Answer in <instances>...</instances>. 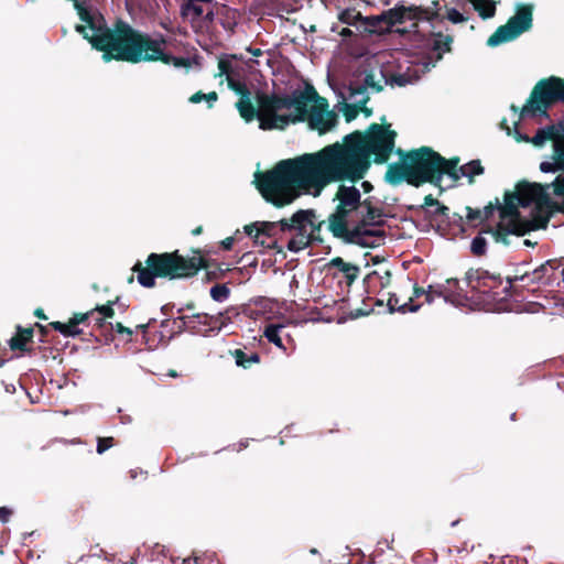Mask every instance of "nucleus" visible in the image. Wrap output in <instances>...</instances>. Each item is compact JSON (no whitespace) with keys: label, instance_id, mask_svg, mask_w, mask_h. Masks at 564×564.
<instances>
[{"label":"nucleus","instance_id":"1","mask_svg":"<svg viewBox=\"0 0 564 564\" xmlns=\"http://www.w3.org/2000/svg\"><path fill=\"white\" fill-rule=\"evenodd\" d=\"M380 130L378 126H372L366 134L356 130L346 134L341 143L281 160L271 170L257 171L253 184L265 202L280 208L293 203L299 187H310L319 195L329 184L362 180L371 158L375 163L384 162L393 147L391 138L383 142Z\"/></svg>","mask_w":564,"mask_h":564},{"label":"nucleus","instance_id":"2","mask_svg":"<svg viewBox=\"0 0 564 564\" xmlns=\"http://www.w3.org/2000/svg\"><path fill=\"white\" fill-rule=\"evenodd\" d=\"M80 21L93 32V48L102 52V61L112 59L129 63L161 61L166 65L180 66L181 61L172 53L162 48L163 37H151L148 33L132 28L123 20H117L112 28L108 26L104 17L84 0H73Z\"/></svg>","mask_w":564,"mask_h":564},{"label":"nucleus","instance_id":"3","mask_svg":"<svg viewBox=\"0 0 564 564\" xmlns=\"http://www.w3.org/2000/svg\"><path fill=\"white\" fill-rule=\"evenodd\" d=\"M556 102L564 104V79L557 76L543 78L533 87L527 102L521 108L520 117L549 119V110ZM556 137L564 139V119L540 127L534 134L533 142L538 147H543L549 140Z\"/></svg>","mask_w":564,"mask_h":564},{"label":"nucleus","instance_id":"4","mask_svg":"<svg viewBox=\"0 0 564 564\" xmlns=\"http://www.w3.org/2000/svg\"><path fill=\"white\" fill-rule=\"evenodd\" d=\"M203 268L200 258H187L174 252H151L145 259V267L137 261L132 271L137 273L138 283L152 289L156 284L158 278L177 280L187 279L196 275Z\"/></svg>","mask_w":564,"mask_h":564},{"label":"nucleus","instance_id":"5","mask_svg":"<svg viewBox=\"0 0 564 564\" xmlns=\"http://www.w3.org/2000/svg\"><path fill=\"white\" fill-rule=\"evenodd\" d=\"M330 88L337 97L335 108L344 115L347 122H351L359 115V106L367 105L369 95L380 93L383 85L377 79L376 68L361 65L347 82L330 84Z\"/></svg>","mask_w":564,"mask_h":564},{"label":"nucleus","instance_id":"6","mask_svg":"<svg viewBox=\"0 0 564 564\" xmlns=\"http://www.w3.org/2000/svg\"><path fill=\"white\" fill-rule=\"evenodd\" d=\"M551 185L536 182L521 181L516 191H506L503 202H500L499 216L502 220H516L520 216L519 208L531 205L554 210L557 203L551 197Z\"/></svg>","mask_w":564,"mask_h":564},{"label":"nucleus","instance_id":"7","mask_svg":"<svg viewBox=\"0 0 564 564\" xmlns=\"http://www.w3.org/2000/svg\"><path fill=\"white\" fill-rule=\"evenodd\" d=\"M237 59V55L223 54L218 58V76H226L228 88L239 96L236 108L241 118L249 123L257 117V107L251 101V91L241 75L242 67Z\"/></svg>","mask_w":564,"mask_h":564},{"label":"nucleus","instance_id":"8","mask_svg":"<svg viewBox=\"0 0 564 564\" xmlns=\"http://www.w3.org/2000/svg\"><path fill=\"white\" fill-rule=\"evenodd\" d=\"M408 165L413 177L412 186L420 187L425 183H431L444 192L442 180L445 172L442 170V163L445 158L429 147H422L417 150L406 152Z\"/></svg>","mask_w":564,"mask_h":564},{"label":"nucleus","instance_id":"9","mask_svg":"<svg viewBox=\"0 0 564 564\" xmlns=\"http://www.w3.org/2000/svg\"><path fill=\"white\" fill-rule=\"evenodd\" d=\"M311 102H321L327 107V100L321 97L315 88L307 84L303 89H295L292 94H271L262 95L259 98L260 106L268 111H279L281 109H294L308 112Z\"/></svg>","mask_w":564,"mask_h":564},{"label":"nucleus","instance_id":"10","mask_svg":"<svg viewBox=\"0 0 564 564\" xmlns=\"http://www.w3.org/2000/svg\"><path fill=\"white\" fill-rule=\"evenodd\" d=\"M533 3L516 2L514 14L509 18L506 24L500 25L488 37L487 45L497 47L501 44L517 40L533 26Z\"/></svg>","mask_w":564,"mask_h":564},{"label":"nucleus","instance_id":"11","mask_svg":"<svg viewBox=\"0 0 564 564\" xmlns=\"http://www.w3.org/2000/svg\"><path fill=\"white\" fill-rule=\"evenodd\" d=\"M333 200L337 202V205L328 216V230L335 238L341 239L346 245H365L360 239L365 231H360L359 228H348L350 216L359 214L361 204L335 198Z\"/></svg>","mask_w":564,"mask_h":564},{"label":"nucleus","instance_id":"12","mask_svg":"<svg viewBox=\"0 0 564 564\" xmlns=\"http://www.w3.org/2000/svg\"><path fill=\"white\" fill-rule=\"evenodd\" d=\"M373 197H367L361 204L358 220L352 228H359L360 231H365L360 239L366 245H358L361 248H376L380 245L379 240L384 239L383 231L379 229H371L369 227H378L384 224L382 219L384 217L383 210L376 207L372 203Z\"/></svg>","mask_w":564,"mask_h":564},{"label":"nucleus","instance_id":"13","mask_svg":"<svg viewBox=\"0 0 564 564\" xmlns=\"http://www.w3.org/2000/svg\"><path fill=\"white\" fill-rule=\"evenodd\" d=\"M372 126H378L381 129L380 134L383 135L382 137L383 142H386L389 138H391L393 140V147L391 148V150L389 152H387V159H386L384 163L388 162L390 155L393 152L395 154H398L401 159L400 163L394 162V163H390L388 165L387 172L384 174V181L392 186H398L403 182L408 183L409 185H412L413 177L410 172V165H408L409 163H408L406 152H404L402 149H395L397 132L394 130H391L389 127H383L378 123H372L369 126V128L365 132H361V134H366V132ZM380 164H383V162H381Z\"/></svg>","mask_w":564,"mask_h":564},{"label":"nucleus","instance_id":"14","mask_svg":"<svg viewBox=\"0 0 564 564\" xmlns=\"http://www.w3.org/2000/svg\"><path fill=\"white\" fill-rule=\"evenodd\" d=\"M550 141H552V154L550 160L540 163L539 169L542 173H560L549 185L555 196L564 198V139L556 137Z\"/></svg>","mask_w":564,"mask_h":564},{"label":"nucleus","instance_id":"15","mask_svg":"<svg viewBox=\"0 0 564 564\" xmlns=\"http://www.w3.org/2000/svg\"><path fill=\"white\" fill-rule=\"evenodd\" d=\"M316 212L312 208L299 209L290 218H282L279 220L281 232L303 234L310 236L311 239H315V231H321L324 220L316 223Z\"/></svg>","mask_w":564,"mask_h":564},{"label":"nucleus","instance_id":"16","mask_svg":"<svg viewBox=\"0 0 564 564\" xmlns=\"http://www.w3.org/2000/svg\"><path fill=\"white\" fill-rule=\"evenodd\" d=\"M464 283L475 294L484 295V300L496 301L499 294L495 290L501 285L502 279L486 270L469 269L465 274Z\"/></svg>","mask_w":564,"mask_h":564},{"label":"nucleus","instance_id":"17","mask_svg":"<svg viewBox=\"0 0 564 564\" xmlns=\"http://www.w3.org/2000/svg\"><path fill=\"white\" fill-rule=\"evenodd\" d=\"M532 214H533V217H532V219L529 220L525 228H521L520 226H518L516 224L509 225L508 227H501V226L490 227L489 226L486 229H484V232L490 235L497 243H501L506 247H509L511 245V240L509 239L510 235H514L517 237H522L531 230L546 228V226L550 221V216L535 215L536 214L535 210H533Z\"/></svg>","mask_w":564,"mask_h":564},{"label":"nucleus","instance_id":"18","mask_svg":"<svg viewBox=\"0 0 564 564\" xmlns=\"http://www.w3.org/2000/svg\"><path fill=\"white\" fill-rule=\"evenodd\" d=\"M188 318L189 324L196 325L197 328H199V326L207 327L205 330L200 329L199 335L203 336H208L209 334L216 335L231 323L229 311L218 312L217 314L193 313L188 315Z\"/></svg>","mask_w":564,"mask_h":564},{"label":"nucleus","instance_id":"19","mask_svg":"<svg viewBox=\"0 0 564 564\" xmlns=\"http://www.w3.org/2000/svg\"><path fill=\"white\" fill-rule=\"evenodd\" d=\"M321 110L315 107H311V113L306 119L307 127L310 130L317 131L319 134H324L335 128L338 123V116L334 110H328V106L325 107L321 102H314Z\"/></svg>","mask_w":564,"mask_h":564},{"label":"nucleus","instance_id":"20","mask_svg":"<svg viewBox=\"0 0 564 564\" xmlns=\"http://www.w3.org/2000/svg\"><path fill=\"white\" fill-rule=\"evenodd\" d=\"M453 37L444 35L441 32L432 33L426 42V46L431 50L427 61L423 63L426 68L435 67L436 64L443 58L444 54L451 52Z\"/></svg>","mask_w":564,"mask_h":564},{"label":"nucleus","instance_id":"21","mask_svg":"<svg viewBox=\"0 0 564 564\" xmlns=\"http://www.w3.org/2000/svg\"><path fill=\"white\" fill-rule=\"evenodd\" d=\"M560 267H562V259L546 260L532 271L533 281H535L536 284L553 285L556 281L554 273Z\"/></svg>","mask_w":564,"mask_h":564},{"label":"nucleus","instance_id":"22","mask_svg":"<svg viewBox=\"0 0 564 564\" xmlns=\"http://www.w3.org/2000/svg\"><path fill=\"white\" fill-rule=\"evenodd\" d=\"M215 8L221 28L234 33L240 19L239 10L219 2H215Z\"/></svg>","mask_w":564,"mask_h":564},{"label":"nucleus","instance_id":"23","mask_svg":"<svg viewBox=\"0 0 564 564\" xmlns=\"http://www.w3.org/2000/svg\"><path fill=\"white\" fill-rule=\"evenodd\" d=\"M380 78L383 79L384 85L391 87H405L409 84H413L417 80V77H413L408 73H393L389 69L380 67L378 70Z\"/></svg>","mask_w":564,"mask_h":564},{"label":"nucleus","instance_id":"24","mask_svg":"<svg viewBox=\"0 0 564 564\" xmlns=\"http://www.w3.org/2000/svg\"><path fill=\"white\" fill-rule=\"evenodd\" d=\"M409 15V8L403 4H395L393 8H390L382 12V17L387 18V25H384L386 30L391 31L393 26L398 24H403Z\"/></svg>","mask_w":564,"mask_h":564},{"label":"nucleus","instance_id":"25","mask_svg":"<svg viewBox=\"0 0 564 564\" xmlns=\"http://www.w3.org/2000/svg\"><path fill=\"white\" fill-rule=\"evenodd\" d=\"M328 265L337 268L340 272L345 274L348 286H351L358 279V273L360 271L359 267L344 261V259L340 257L333 258L328 262Z\"/></svg>","mask_w":564,"mask_h":564},{"label":"nucleus","instance_id":"26","mask_svg":"<svg viewBox=\"0 0 564 564\" xmlns=\"http://www.w3.org/2000/svg\"><path fill=\"white\" fill-rule=\"evenodd\" d=\"M359 180H357L358 182ZM351 183V181H349ZM356 183L352 182L351 185H345V184H340L337 188V192L335 193V196L334 198L335 199H343V200H348L349 203H358V204H362V199H361V193H360V189L357 188L354 184Z\"/></svg>","mask_w":564,"mask_h":564},{"label":"nucleus","instance_id":"27","mask_svg":"<svg viewBox=\"0 0 564 564\" xmlns=\"http://www.w3.org/2000/svg\"><path fill=\"white\" fill-rule=\"evenodd\" d=\"M203 13V7L193 0H184L180 8V15L183 19H188L191 22L200 20Z\"/></svg>","mask_w":564,"mask_h":564},{"label":"nucleus","instance_id":"28","mask_svg":"<svg viewBox=\"0 0 564 564\" xmlns=\"http://www.w3.org/2000/svg\"><path fill=\"white\" fill-rule=\"evenodd\" d=\"M294 111H295V113H285V115H280V113H278V111H274L272 116L276 123V128L283 129V128L288 127L290 123L305 121L306 115L308 112H304L303 110H294Z\"/></svg>","mask_w":564,"mask_h":564},{"label":"nucleus","instance_id":"29","mask_svg":"<svg viewBox=\"0 0 564 564\" xmlns=\"http://www.w3.org/2000/svg\"><path fill=\"white\" fill-rule=\"evenodd\" d=\"M231 355L235 358L236 365L243 369H249L253 364L260 362V355L256 351L248 354L243 349L238 348L231 351Z\"/></svg>","mask_w":564,"mask_h":564},{"label":"nucleus","instance_id":"30","mask_svg":"<svg viewBox=\"0 0 564 564\" xmlns=\"http://www.w3.org/2000/svg\"><path fill=\"white\" fill-rule=\"evenodd\" d=\"M278 231H280L279 220L260 221V225L257 228V232L254 234V243L259 246H264V239H260V237L265 236L270 238L273 237Z\"/></svg>","mask_w":564,"mask_h":564},{"label":"nucleus","instance_id":"31","mask_svg":"<svg viewBox=\"0 0 564 564\" xmlns=\"http://www.w3.org/2000/svg\"><path fill=\"white\" fill-rule=\"evenodd\" d=\"M498 1L496 0H474L473 6L474 9L478 12V15L482 20H488L495 17L496 14V6Z\"/></svg>","mask_w":564,"mask_h":564},{"label":"nucleus","instance_id":"32","mask_svg":"<svg viewBox=\"0 0 564 564\" xmlns=\"http://www.w3.org/2000/svg\"><path fill=\"white\" fill-rule=\"evenodd\" d=\"M284 327L283 324L270 323L264 327L263 335L269 343L273 344L279 349L285 350L280 330Z\"/></svg>","mask_w":564,"mask_h":564},{"label":"nucleus","instance_id":"33","mask_svg":"<svg viewBox=\"0 0 564 564\" xmlns=\"http://www.w3.org/2000/svg\"><path fill=\"white\" fill-rule=\"evenodd\" d=\"M175 319H177V323L180 322V324L175 325L177 327L176 330L171 329L170 339L176 337L177 335H181L184 332H188L192 335L200 334V328H197L196 325L189 324L188 315H180Z\"/></svg>","mask_w":564,"mask_h":564},{"label":"nucleus","instance_id":"34","mask_svg":"<svg viewBox=\"0 0 564 564\" xmlns=\"http://www.w3.org/2000/svg\"><path fill=\"white\" fill-rule=\"evenodd\" d=\"M311 246L310 236H304L303 234H295L294 237H292L286 248L289 251L297 253Z\"/></svg>","mask_w":564,"mask_h":564},{"label":"nucleus","instance_id":"35","mask_svg":"<svg viewBox=\"0 0 564 564\" xmlns=\"http://www.w3.org/2000/svg\"><path fill=\"white\" fill-rule=\"evenodd\" d=\"M365 22L371 33L389 32V30L384 29V25H387V18L382 17V12L378 15L366 17Z\"/></svg>","mask_w":564,"mask_h":564},{"label":"nucleus","instance_id":"36","mask_svg":"<svg viewBox=\"0 0 564 564\" xmlns=\"http://www.w3.org/2000/svg\"><path fill=\"white\" fill-rule=\"evenodd\" d=\"M484 230L480 231L470 242L469 249L475 257H482L487 253L488 241L484 237Z\"/></svg>","mask_w":564,"mask_h":564},{"label":"nucleus","instance_id":"37","mask_svg":"<svg viewBox=\"0 0 564 564\" xmlns=\"http://www.w3.org/2000/svg\"><path fill=\"white\" fill-rule=\"evenodd\" d=\"M464 172L466 173V177L468 178V183H474V177L477 175H481L485 172L484 166L481 165L480 160H471L466 164L462 165Z\"/></svg>","mask_w":564,"mask_h":564},{"label":"nucleus","instance_id":"38","mask_svg":"<svg viewBox=\"0 0 564 564\" xmlns=\"http://www.w3.org/2000/svg\"><path fill=\"white\" fill-rule=\"evenodd\" d=\"M217 100H218V95L216 91H210L208 94H205L200 90L193 94L188 99V101L192 104H199L202 101H206L208 109H212Z\"/></svg>","mask_w":564,"mask_h":564},{"label":"nucleus","instance_id":"39","mask_svg":"<svg viewBox=\"0 0 564 564\" xmlns=\"http://www.w3.org/2000/svg\"><path fill=\"white\" fill-rule=\"evenodd\" d=\"M210 297L218 303L225 302L230 295V289L226 284H215L209 290Z\"/></svg>","mask_w":564,"mask_h":564},{"label":"nucleus","instance_id":"40","mask_svg":"<svg viewBox=\"0 0 564 564\" xmlns=\"http://www.w3.org/2000/svg\"><path fill=\"white\" fill-rule=\"evenodd\" d=\"M116 332L117 334H120V335H127L129 337V341L131 340V336L133 335V330L129 327H126L124 325H122L121 323H109V328H108V332H107V336H106V339L105 341L106 343H109L110 340L113 339V336H112V333Z\"/></svg>","mask_w":564,"mask_h":564},{"label":"nucleus","instance_id":"41","mask_svg":"<svg viewBox=\"0 0 564 564\" xmlns=\"http://www.w3.org/2000/svg\"><path fill=\"white\" fill-rule=\"evenodd\" d=\"M501 124L503 126V128L507 130V134L508 135H513V138L516 139V141L518 142H530L532 143L534 147L539 148L534 142V137L533 138H529L528 135L523 134L520 130H519V126L518 123L516 122L514 126H513V131L511 132V130L509 129V127L507 126V120L503 119Z\"/></svg>","mask_w":564,"mask_h":564},{"label":"nucleus","instance_id":"42","mask_svg":"<svg viewBox=\"0 0 564 564\" xmlns=\"http://www.w3.org/2000/svg\"><path fill=\"white\" fill-rule=\"evenodd\" d=\"M516 281L523 282V285H530V284H536L535 281H533V272H525L522 275H516L513 278H507L508 285L503 289L505 294L507 295Z\"/></svg>","mask_w":564,"mask_h":564},{"label":"nucleus","instance_id":"43","mask_svg":"<svg viewBox=\"0 0 564 564\" xmlns=\"http://www.w3.org/2000/svg\"><path fill=\"white\" fill-rule=\"evenodd\" d=\"M359 19V13L355 9L346 8L338 14V20L347 25H356Z\"/></svg>","mask_w":564,"mask_h":564},{"label":"nucleus","instance_id":"44","mask_svg":"<svg viewBox=\"0 0 564 564\" xmlns=\"http://www.w3.org/2000/svg\"><path fill=\"white\" fill-rule=\"evenodd\" d=\"M373 278H379L381 288H386L390 282L391 273H390V271L387 270L384 272V275H379V273L377 271H372L365 276L364 284L368 286L371 283V281L373 280Z\"/></svg>","mask_w":564,"mask_h":564},{"label":"nucleus","instance_id":"45","mask_svg":"<svg viewBox=\"0 0 564 564\" xmlns=\"http://www.w3.org/2000/svg\"><path fill=\"white\" fill-rule=\"evenodd\" d=\"M259 121V128L261 130H272L276 129V123L273 119V116H271L269 119L264 118L262 112L257 108V117H254Z\"/></svg>","mask_w":564,"mask_h":564},{"label":"nucleus","instance_id":"46","mask_svg":"<svg viewBox=\"0 0 564 564\" xmlns=\"http://www.w3.org/2000/svg\"><path fill=\"white\" fill-rule=\"evenodd\" d=\"M446 18L453 24H459L468 20V18L456 8H449L446 13Z\"/></svg>","mask_w":564,"mask_h":564},{"label":"nucleus","instance_id":"47","mask_svg":"<svg viewBox=\"0 0 564 564\" xmlns=\"http://www.w3.org/2000/svg\"><path fill=\"white\" fill-rule=\"evenodd\" d=\"M445 285L447 286V291H448V290H454L455 295H456L457 297L467 300V296H466V294H465V291H464V289L460 286V282H459V280H458V279H455V278L447 279V280H446Z\"/></svg>","mask_w":564,"mask_h":564},{"label":"nucleus","instance_id":"48","mask_svg":"<svg viewBox=\"0 0 564 564\" xmlns=\"http://www.w3.org/2000/svg\"><path fill=\"white\" fill-rule=\"evenodd\" d=\"M8 344L12 350H20L22 352H29L30 349L26 346L25 338L13 336L8 340Z\"/></svg>","mask_w":564,"mask_h":564},{"label":"nucleus","instance_id":"49","mask_svg":"<svg viewBox=\"0 0 564 564\" xmlns=\"http://www.w3.org/2000/svg\"><path fill=\"white\" fill-rule=\"evenodd\" d=\"M446 291H447V286L445 284H437L436 286H434L432 292L434 293L435 296L443 297L445 303H451V304L456 305L454 296L449 295V294H445Z\"/></svg>","mask_w":564,"mask_h":564},{"label":"nucleus","instance_id":"50","mask_svg":"<svg viewBox=\"0 0 564 564\" xmlns=\"http://www.w3.org/2000/svg\"><path fill=\"white\" fill-rule=\"evenodd\" d=\"M93 312V317H90V323H94V326L102 332L105 336H107V332L109 328V323L101 315L95 316V310Z\"/></svg>","mask_w":564,"mask_h":564},{"label":"nucleus","instance_id":"51","mask_svg":"<svg viewBox=\"0 0 564 564\" xmlns=\"http://www.w3.org/2000/svg\"><path fill=\"white\" fill-rule=\"evenodd\" d=\"M113 446V437H97L96 452L102 455L106 451Z\"/></svg>","mask_w":564,"mask_h":564},{"label":"nucleus","instance_id":"52","mask_svg":"<svg viewBox=\"0 0 564 564\" xmlns=\"http://www.w3.org/2000/svg\"><path fill=\"white\" fill-rule=\"evenodd\" d=\"M373 311V308H370L368 311L366 310H362V308H357L355 311H351L349 313V316H340L338 319H337V323L338 324H343L345 323L348 318L350 319H356V318H359V317H362V316H367L369 315L371 312Z\"/></svg>","mask_w":564,"mask_h":564},{"label":"nucleus","instance_id":"53","mask_svg":"<svg viewBox=\"0 0 564 564\" xmlns=\"http://www.w3.org/2000/svg\"><path fill=\"white\" fill-rule=\"evenodd\" d=\"M82 333L83 329H80L79 327H75L73 322L69 319L67 323L64 324L63 333L61 335H63L64 337L74 338L79 336Z\"/></svg>","mask_w":564,"mask_h":564},{"label":"nucleus","instance_id":"54","mask_svg":"<svg viewBox=\"0 0 564 564\" xmlns=\"http://www.w3.org/2000/svg\"><path fill=\"white\" fill-rule=\"evenodd\" d=\"M499 208H500L499 198H496L495 203H489L488 205H486L484 207V209L481 210L482 220L491 218L496 210L499 212Z\"/></svg>","mask_w":564,"mask_h":564},{"label":"nucleus","instance_id":"55","mask_svg":"<svg viewBox=\"0 0 564 564\" xmlns=\"http://www.w3.org/2000/svg\"><path fill=\"white\" fill-rule=\"evenodd\" d=\"M435 207L436 208L434 210L426 209V215L429 217H435V216H443L445 218L448 217L449 208L446 205L438 202V204H436Z\"/></svg>","mask_w":564,"mask_h":564},{"label":"nucleus","instance_id":"56","mask_svg":"<svg viewBox=\"0 0 564 564\" xmlns=\"http://www.w3.org/2000/svg\"><path fill=\"white\" fill-rule=\"evenodd\" d=\"M90 317H93V312L87 313H76L72 318H69L75 327H78L79 324L88 323L90 324Z\"/></svg>","mask_w":564,"mask_h":564},{"label":"nucleus","instance_id":"57","mask_svg":"<svg viewBox=\"0 0 564 564\" xmlns=\"http://www.w3.org/2000/svg\"><path fill=\"white\" fill-rule=\"evenodd\" d=\"M112 306H113L112 303L109 302L104 305H97L95 311L98 312L99 315H101L105 319L111 318L115 315V311H113Z\"/></svg>","mask_w":564,"mask_h":564},{"label":"nucleus","instance_id":"58","mask_svg":"<svg viewBox=\"0 0 564 564\" xmlns=\"http://www.w3.org/2000/svg\"><path fill=\"white\" fill-rule=\"evenodd\" d=\"M421 308V304L413 303V300L410 299L409 302L401 304L398 306V313L405 314V313H415Z\"/></svg>","mask_w":564,"mask_h":564},{"label":"nucleus","instance_id":"59","mask_svg":"<svg viewBox=\"0 0 564 564\" xmlns=\"http://www.w3.org/2000/svg\"><path fill=\"white\" fill-rule=\"evenodd\" d=\"M466 219L469 223L482 221L481 210L478 208L466 207Z\"/></svg>","mask_w":564,"mask_h":564},{"label":"nucleus","instance_id":"60","mask_svg":"<svg viewBox=\"0 0 564 564\" xmlns=\"http://www.w3.org/2000/svg\"><path fill=\"white\" fill-rule=\"evenodd\" d=\"M399 306V297L395 293H390L387 302V310L390 314L397 313Z\"/></svg>","mask_w":564,"mask_h":564},{"label":"nucleus","instance_id":"61","mask_svg":"<svg viewBox=\"0 0 564 564\" xmlns=\"http://www.w3.org/2000/svg\"><path fill=\"white\" fill-rule=\"evenodd\" d=\"M458 163H459V158H457V156H454V158H451V159H446L445 158V162L442 163V170L445 173H448V171H452L454 169L459 167Z\"/></svg>","mask_w":564,"mask_h":564},{"label":"nucleus","instance_id":"62","mask_svg":"<svg viewBox=\"0 0 564 564\" xmlns=\"http://www.w3.org/2000/svg\"><path fill=\"white\" fill-rule=\"evenodd\" d=\"M17 335L19 337L25 338V341L29 343L33 338V328H31V327L24 328L21 325H17Z\"/></svg>","mask_w":564,"mask_h":564},{"label":"nucleus","instance_id":"63","mask_svg":"<svg viewBox=\"0 0 564 564\" xmlns=\"http://www.w3.org/2000/svg\"><path fill=\"white\" fill-rule=\"evenodd\" d=\"M446 219L448 220L449 224L458 226L460 228L462 232L465 231L464 218L460 214L453 213V215L452 216L448 215V217Z\"/></svg>","mask_w":564,"mask_h":564},{"label":"nucleus","instance_id":"64","mask_svg":"<svg viewBox=\"0 0 564 564\" xmlns=\"http://www.w3.org/2000/svg\"><path fill=\"white\" fill-rule=\"evenodd\" d=\"M13 514V509L7 506L0 507V522L6 524L10 521L11 516Z\"/></svg>","mask_w":564,"mask_h":564}]
</instances>
